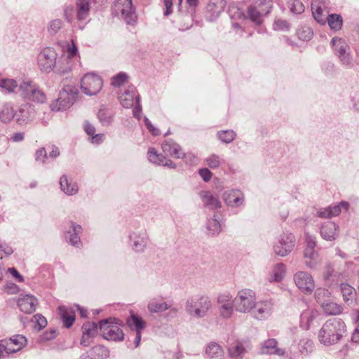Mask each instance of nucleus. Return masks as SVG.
Here are the masks:
<instances>
[{
  "instance_id": "c756f323",
  "label": "nucleus",
  "mask_w": 359,
  "mask_h": 359,
  "mask_svg": "<svg viewBox=\"0 0 359 359\" xmlns=\"http://www.w3.org/2000/svg\"><path fill=\"white\" fill-rule=\"evenodd\" d=\"M60 185L61 190L69 196L76 194L79 188L76 182L72 180H69L66 175H62L60 180Z\"/></svg>"
},
{
  "instance_id": "f8f14e48",
  "label": "nucleus",
  "mask_w": 359,
  "mask_h": 359,
  "mask_svg": "<svg viewBox=\"0 0 359 359\" xmlns=\"http://www.w3.org/2000/svg\"><path fill=\"white\" fill-rule=\"evenodd\" d=\"M331 44L334 48L335 54L338 56L341 63L346 66H351L352 65V60L350 55V48L345 40L334 37L331 40Z\"/></svg>"
},
{
  "instance_id": "f3484780",
  "label": "nucleus",
  "mask_w": 359,
  "mask_h": 359,
  "mask_svg": "<svg viewBox=\"0 0 359 359\" xmlns=\"http://www.w3.org/2000/svg\"><path fill=\"white\" fill-rule=\"evenodd\" d=\"M259 353L262 355H276L284 356L285 351L278 347V341L273 338L268 339L260 344Z\"/></svg>"
},
{
  "instance_id": "7c9ffc66",
  "label": "nucleus",
  "mask_w": 359,
  "mask_h": 359,
  "mask_svg": "<svg viewBox=\"0 0 359 359\" xmlns=\"http://www.w3.org/2000/svg\"><path fill=\"white\" fill-rule=\"evenodd\" d=\"M340 288L345 303L348 305H353L356 297L355 290L347 283H341Z\"/></svg>"
},
{
  "instance_id": "a878e982",
  "label": "nucleus",
  "mask_w": 359,
  "mask_h": 359,
  "mask_svg": "<svg viewBox=\"0 0 359 359\" xmlns=\"http://www.w3.org/2000/svg\"><path fill=\"white\" fill-rule=\"evenodd\" d=\"M250 348L249 343L236 341L229 347V353L233 358L243 357Z\"/></svg>"
},
{
  "instance_id": "5701e85b",
  "label": "nucleus",
  "mask_w": 359,
  "mask_h": 359,
  "mask_svg": "<svg viewBox=\"0 0 359 359\" xmlns=\"http://www.w3.org/2000/svg\"><path fill=\"white\" fill-rule=\"evenodd\" d=\"M37 299L32 295H25L18 301L20 309L26 313H32L36 310Z\"/></svg>"
},
{
  "instance_id": "864d4df0",
  "label": "nucleus",
  "mask_w": 359,
  "mask_h": 359,
  "mask_svg": "<svg viewBox=\"0 0 359 359\" xmlns=\"http://www.w3.org/2000/svg\"><path fill=\"white\" fill-rule=\"evenodd\" d=\"M15 346V350L20 351L26 344V338L21 334L15 335L8 339Z\"/></svg>"
},
{
  "instance_id": "72a5a7b5",
  "label": "nucleus",
  "mask_w": 359,
  "mask_h": 359,
  "mask_svg": "<svg viewBox=\"0 0 359 359\" xmlns=\"http://www.w3.org/2000/svg\"><path fill=\"white\" fill-rule=\"evenodd\" d=\"M90 0H77L76 14L80 21L86 20L89 15Z\"/></svg>"
},
{
  "instance_id": "5fc2aeb1",
  "label": "nucleus",
  "mask_w": 359,
  "mask_h": 359,
  "mask_svg": "<svg viewBox=\"0 0 359 359\" xmlns=\"http://www.w3.org/2000/svg\"><path fill=\"white\" fill-rule=\"evenodd\" d=\"M217 135L222 142L230 143L235 139L236 133L233 130H228L218 133Z\"/></svg>"
},
{
  "instance_id": "20e7f679",
  "label": "nucleus",
  "mask_w": 359,
  "mask_h": 359,
  "mask_svg": "<svg viewBox=\"0 0 359 359\" xmlns=\"http://www.w3.org/2000/svg\"><path fill=\"white\" fill-rule=\"evenodd\" d=\"M235 310L241 313L251 312L257 305L256 293L250 289H242L237 292L233 298Z\"/></svg>"
},
{
  "instance_id": "0eeeda50",
  "label": "nucleus",
  "mask_w": 359,
  "mask_h": 359,
  "mask_svg": "<svg viewBox=\"0 0 359 359\" xmlns=\"http://www.w3.org/2000/svg\"><path fill=\"white\" fill-rule=\"evenodd\" d=\"M217 311L219 317L224 320L231 318L235 309L234 299L229 293H223L217 297Z\"/></svg>"
},
{
  "instance_id": "c03bdc74",
  "label": "nucleus",
  "mask_w": 359,
  "mask_h": 359,
  "mask_svg": "<svg viewBox=\"0 0 359 359\" xmlns=\"http://www.w3.org/2000/svg\"><path fill=\"white\" fill-rule=\"evenodd\" d=\"M98 325L94 322H86L82 326L84 337L94 338L97 333Z\"/></svg>"
},
{
  "instance_id": "338daca9",
  "label": "nucleus",
  "mask_w": 359,
  "mask_h": 359,
  "mask_svg": "<svg viewBox=\"0 0 359 359\" xmlns=\"http://www.w3.org/2000/svg\"><path fill=\"white\" fill-rule=\"evenodd\" d=\"M47 157V152L45 149V148L41 147L37 149L35 152V160L36 161H44V159H46Z\"/></svg>"
},
{
  "instance_id": "412c9836",
  "label": "nucleus",
  "mask_w": 359,
  "mask_h": 359,
  "mask_svg": "<svg viewBox=\"0 0 359 359\" xmlns=\"http://www.w3.org/2000/svg\"><path fill=\"white\" fill-rule=\"evenodd\" d=\"M148 159L151 163L158 165L167 166L170 168H175L176 164L170 159L167 158L163 155L158 154L156 149L149 148L147 152Z\"/></svg>"
},
{
  "instance_id": "a19ab883",
  "label": "nucleus",
  "mask_w": 359,
  "mask_h": 359,
  "mask_svg": "<svg viewBox=\"0 0 359 359\" xmlns=\"http://www.w3.org/2000/svg\"><path fill=\"white\" fill-rule=\"evenodd\" d=\"M206 227L209 235L216 236L221 232V224L217 219L216 215H214L212 218L208 219Z\"/></svg>"
},
{
  "instance_id": "c85d7f7f",
  "label": "nucleus",
  "mask_w": 359,
  "mask_h": 359,
  "mask_svg": "<svg viewBox=\"0 0 359 359\" xmlns=\"http://www.w3.org/2000/svg\"><path fill=\"white\" fill-rule=\"evenodd\" d=\"M205 353L209 359H222L224 357L222 347L216 342L209 343L205 347Z\"/></svg>"
},
{
  "instance_id": "f03ea898",
  "label": "nucleus",
  "mask_w": 359,
  "mask_h": 359,
  "mask_svg": "<svg viewBox=\"0 0 359 359\" xmlns=\"http://www.w3.org/2000/svg\"><path fill=\"white\" fill-rule=\"evenodd\" d=\"M212 303L210 298L204 294H197L187 299L185 303L187 313L194 318L206 317L212 309Z\"/></svg>"
},
{
  "instance_id": "6ab92c4d",
  "label": "nucleus",
  "mask_w": 359,
  "mask_h": 359,
  "mask_svg": "<svg viewBox=\"0 0 359 359\" xmlns=\"http://www.w3.org/2000/svg\"><path fill=\"white\" fill-rule=\"evenodd\" d=\"M273 305L271 300L257 302L255 309L253 311V317L259 320L268 318L272 313Z\"/></svg>"
},
{
  "instance_id": "2f4dec72",
  "label": "nucleus",
  "mask_w": 359,
  "mask_h": 359,
  "mask_svg": "<svg viewBox=\"0 0 359 359\" xmlns=\"http://www.w3.org/2000/svg\"><path fill=\"white\" fill-rule=\"evenodd\" d=\"M286 272L285 265L283 263H278L275 264L271 271L269 277V281L272 282H280Z\"/></svg>"
},
{
  "instance_id": "37998d69",
  "label": "nucleus",
  "mask_w": 359,
  "mask_h": 359,
  "mask_svg": "<svg viewBox=\"0 0 359 359\" xmlns=\"http://www.w3.org/2000/svg\"><path fill=\"white\" fill-rule=\"evenodd\" d=\"M72 232L68 231L66 236L69 239V242L72 245L76 246L80 242L79 233L81 231V226L75 224L72 225Z\"/></svg>"
},
{
  "instance_id": "423d86ee",
  "label": "nucleus",
  "mask_w": 359,
  "mask_h": 359,
  "mask_svg": "<svg viewBox=\"0 0 359 359\" xmlns=\"http://www.w3.org/2000/svg\"><path fill=\"white\" fill-rule=\"evenodd\" d=\"M57 58V54L53 48H45L38 55L37 65L41 72L49 73L54 70Z\"/></svg>"
},
{
  "instance_id": "69168bd1",
  "label": "nucleus",
  "mask_w": 359,
  "mask_h": 359,
  "mask_svg": "<svg viewBox=\"0 0 359 359\" xmlns=\"http://www.w3.org/2000/svg\"><path fill=\"white\" fill-rule=\"evenodd\" d=\"M140 95H137L136 97V102H135V106L133 110V116L137 118V119H140V115H141V112H142V107H141V104L140 103Z\"/></svg>"
},
{
  "instance_id": "9b49d317",
  "label": "nucleus",
  "mask_w": 359,
  "mask_h": 359,
  "mask_svg": "<svg viewBox=\"0 0 359 359\" xmlns=\"http://www.w3.org/2000/svg\"><path fill=\"white\" fill-rule=\"evenodd\" d=\"M315 296L318 302L320 304L323 311L327 315L336 316L342 313L343 308L341 305L331 301H324L323 299V297H328L327 290L323 288L317 289Z\"/></svg>"
},
{
  "instance_id": "b1692460",
  "label": "nucleus",
  "mask_w": 359,
  "mask_h": 359,
  "mask_svg": "<svg viewBox=\"0 0 359 359\" xmlns=\"http://www.w3.org/2000/svg\"><path fill=\"white\" fill-rule=\"evenodd\" d=\"M337 226L335 223L327 222L324 223L320 228V235L322 238L327 241H334L338 236Z\"/></svg>"
},
{
  "instance_id": "9d476101",
  "label": "nucleus",
  "mask_w": 359,
  "mask_h": 359,
  "mask_svg": "<svg viewBox=\"0 0 359 359\" xmlns=\"http://www.w3.org/2000/svg\"><path fill=\"white\" fill-rule=\"evenodd\" d=\"M114 12L121 15L127 24H133L137 19L131 0H117L114 6Z\"/></svg>"
},
{
  "instance_id": "2eb2a0df",
  "label": "nucleus",
  "mask_w": 359,
  "mask_h": 359,
  "mask_svg": "<svg viewBox=\"0 0 359 359\" xmlns=\"http://www.w3.org/2000/svg\"><path fill=\"white\" fill-rule=\"evenodd\" d=\"M130 240L133 250L137 252H142L147 248L148 235L145 230L135 231L130 235Z\"/></svg>"
},
{
  "instance_id": "0e129e2a",
  "label": "nucleus",
  "mask_w": 359,
  "mask_h": 359,
  "mask_svg": "<svg viewBox=\"0 0 359 359\" xmlns=\"http://www.w3.org/2000/svg\"><path fill=\"white\" fill-rule=\"evenodd\" d=\"M273 27L276 30H287L289 29V24L286 20L277 19L274 22Z\"/></svg>"
},
{
  "instance_id": "603ef678",
  "label": "nucleus",
  "mask_w": 359,
  "mask_h": 359,
  "mask_svg": "<svg viewBox=\"0 0 359 359\" xmlns=\"http://www.w3.org/2000/svg\"><path fill=\"white\" fill-rule=\"evenodd\" d=\"M205 162L210 168L215 169L220 166L222 159L218 155L211 154L205 158Z\"/></svg>"
},
{
  "instance_id": "ea45409f",
  "label": "nucleus",
  "mask_w": 359,
  "mask_h": 359,
  "mask_svg": "<svg viewBox=\"0 0 359 359\" xmlns=\"http://www.w3.org/2000/svg\"><path fill=\"white\" fill-rule=\"evenodd\" d=\"M15 118V112L13 107L9 104L4 105L0 111V120L4 123H8Z\"/></svg>"
},
{
  "instance_id": "f704fd0d",
  "label": "nucleus",
  "mask_w": 359,
  "mask_h": 359,
  "mask_svg": "<svg viewBox=\"0 0 359 359\" xmlns=\"http://www.w3.org/2000/svg\"><path fill=\"white\" fill-rule=\"evenodd\" d=\"M150 313H161L171 308V304L166 302L158 301L156 299L151 300L147 306Z\"/></svg>"
},
{
  "instance_id": "ddd939ff",
  "label": "nucleus",
  "mask_w": 359,
  "mask_h": 359,
  "mask_svg": "<svg viewBox=\"0 0 359 359\" xmlns=\"http://www.w3.org/2000/svg\"><path fill=\"white\" fill-rule=\"evenodd\" d=\"M161 148L164 154L175 158L186 159L187 162L189 160L190 163H193L192 160L195 158L194 156L191 154H185L183 152L181 147L172 140L164 141L162 143Z\"/></svg>"
},
{
  "instance_id": "a18cd8bd",
  "label": "nucleus",
  "mask_w": 359,
  "mask_h": 359,
  "mask_svg": "<svg viewBox=\"0 0 359 359\" xmlns=\"http://www.w3.org/2000/svg\"><path fill=\"white\" fill-rule=\"evenodd\" d=\"M15 346L9 339L2 340L0 342V358L4 357L5 355L16 353Z\"/></svg>"
},
{
  "instance_id": "6e6552de",
  "label": "nucleus",
  "mask_w": 359,
  "mask_h": 359,
  "mask_svg": "<svg viewBox=\"0 0 359 359\" xmlns=\"http://www.w3.org/2000/svg\"><path fill=\"white\" fill-rule=\"evenodd\" d=\"M102 87V80L100 76L94 73L86 74L81 81L82 91L87 95H95Z\"/></svg>"
},
{
  "instance_id": "e2e57ef3",
  "label": "nucleus",
  "mask_w": 359,
  "mask_h": 359,
  "mask_svg": "<svg viewBox=\"0 0 359 359\" xmlns=\"http://www.w3.org/2000/svg\"><path fill=\"white\" fill-rule=\"evenodd\" d=\"M257 11L250 12V6L248 8V13L251 20L257 25H260L262 22V16Z\"/></svg>"
},
{
  "instance_id": "c9c22d12",
  "label": "nucleus",
  "mask_w": 359,
  "mask_h": 359,
  "mask_svg": "<svg viewBox=\"0 0 359 359\" xmlns=\"http://www.w3.org/2000/svg\"><path fill=\"white\" fill-rule=\"evenodd\" d=\"M271 5L268 0H257L254 5L250 6V11L257 12L263 17L270 12Z\"/></svg>"
},
{
  "instance_id": "cd10ccee",
  "label": "nucleus",
  "mask_w": 359,
  "mask_h": 359,
  "mask_svg": "<svg viewBox=\"0 0 359 359\" xmlns=\"http://www.w3.org/2000/svg\"><path fill=\"white\" fill-rule=\"evenodd\" d=\"M200 196L204 205L209 209L215 210L220 208L222 206L219 198L214 196L210 191H205L200 194Z\"/></svg>"
},
{
  "instance_id": "79ce46f5",
  "label": "nucleus",
  "mask_w": 359,
  "mask_h": 359,
  "mask_svg": "<svg viewBox=\"0 0 359 359\" xmlns=\"http://www.w3.org/2000/svg\"><path fill=\"white\" fill-rule=\"evenodd\" d=\"M36 85L32 81H24L18 87V91L22 97L28 99L32 96Z\"/></svg>"
},
{
  "instance_id": "393cba45",
  "label": "nucleus",
  "mask_w": 359,
  "mask_h": 359,
  "mask_svg": "<svg viewBox=\"0 0 359 359\" xmlns=\"http://www.w3.org/2000/svg\"><path fill=\"white\" fill-rule=\"evenodd\" d=\"M318 312L317 310L308 308L304 310L300 316V326L304 330H309L313 320L317 318Z\"/></svg>"
},
{
  "instance_id": "49530a36",
  "label": "nucleus",
  "mask_w": 359,
  "mask_h": 359,
  "mask_svg": "<svg viewBox=\"0 0 359 359\" xmlns=\"http://www.w3.org/2000/svg\"><path fill=\"white\" fill-rule=\"evenodd\" d=\"M90 352L94 359H104L109 355V350L101 345L94 346Z\"/></svg>"
},
{
  "instance_id": "3c124183",
  "label": "nucleus",
  "mask_w": 359,
  "mask_h": 359,
  "mask_svg": "<svg viewBox=\"0 0 359 359\" xmlns=\"http://www.w3.org/2000/svg\"><path fill=\"white\" fill-rule=\"evenodd\" d=\"M297 34L299 39L309 41L313 36V31L309 27L304 26L297 30Z\"/></svg>"
},
{
  "instance_id": "bf43d9fd",
  "label": "nucleus",
  "mask_w": 359,
  "mask_h": 359,
  "mask_svg": "<svg viewBox=\"0 0 359 359\" xmlns=\"http://www.w3.org/2000/svg\"><path fill=\"white\" fill-rule=\"evenodd\" d=\"M62 22L61 20L55 19L49 22L48 32L53 35L55 34L62 27Z\"/></svg>"
},
{
  "instance_id": "dca6fc26",
  "label": "nucleus",
  "mask_w": 359,
  "mask_h": 359,
  "mask_svg": "<svg viewBox=\"0 0 359 359\" xmlns=\"http://www.w3.org/2000/svg\"><path fill=\"white\" fill-rule=\"evenodd\" d=\"M222 198L227 206L238 208L242 205L245 201L244 194L239 189H230L226 191Z\"/></svg>"
},
{
  "instance_id": "1a4fd4ad",
  "label": "nucleus",
  "mask_w": 359,
  "mask_h": 359,
  "mask_svg": "<svg viewBox=\"0 0 359 359\" xmlns=\"http://www.w3.org/2000/svg\"><path fill=\"white\" fill-rule=\"evenodd\" d=\"M295 238L291 233H283L278 237L277 242L273 245V252L280 257L289 255L294 247Z\"/></svg>"
},
{
  "instance_id": "774afa93",
  "label": "nucleus",
  "mask_w": 359,
  "mask_h": 359,
  "mask_svg": "<svg viewBox=\"0 0 359 359\" xmlns=\"http://www.w3.org/2000/svg\"><path fill=\"white\" fill-rule=\"evenodd\" d=\"M199 175L205 182H209L212 176V173L208 168L199 170Z\"/></svg>"
},
{
  "instance_id": "4468645a",
  "label": "nucleus",
  "mask_w": 359,
  "mask_h": 359,
  "mask_svg": "<svg viewBox=\"0 0 359 359\" xmlns=\"http://www.w3.org/2000/svg\"><path fill=\"white\" fill-rule=\"evenodd\" d=\"M297 287L304 293L311 294L314 290L315 283L311 275L306 271H299L294 275Z\"/></svg>"
},
{
  "instance_id": "680f3d73",
  "label": "nucleus",
  "mask_w": 359,
  "mask_h": 359,
  "mask_svg": "<svg viewBox=\"0 0 359 359\" xmlns=\"http://www.w3.org/2000/svg\"><path fill=\"white\" fill-rule=\"evenodd\" d=\"M78 53L77 47L76 46L74 42L73 41H71V43H69L67 45V56L65 58H69V60H71L72 57H74Z\"/></svg>"
},
{
  "instance_id": "4be33fe9",
  "label": "nucleus",
  "mask_w": 359,
  "mask_h": 359,
  "mask_svg": "<svg viewBox=\"0 0 359 359\" xmlns=\"http://www.w3.org/2000/svg\"><path fill=\"white\" fill-rule=\"evenodd\" d=\"M139 95L136 89L133 86H129L119 97L120 104L124 108H131L134 105V100L136 101V97Z\"/></svg>"
},
{
  "instance_id": "4c0bfd02",
  "label": "nucleus",
  "mask_w": 359,
  "mask_h": 359,
  "mask_svg": "<svg viewBox=\"0 0 359 359\" xmlns=\"http://www.w3.org/2000/svg\"><path fill=\"white\" fill-rule=\"evenodd\" d=\"M304 255V258L309 259L305 262L306 265L310 269L315 268L318 262V255L315 248L306 247Z\"/></svg>"
},
{
  "instance_id": "58836bf2",
  "label": "nucleus",
  "mask_w": 359,
  "mask_h": 359,
  "mask_svg": "<svg viewBox=\"0 0 359 359\" xmlns=\"http://www.w3.org/2000/svg\"><path fill=\"white\" fill-rule=\"evenodd\" d=\"M112 111L104 106H102L97 112V118L103 126H109L113 121Z\"/></svg>"
},
{
  "instance_id": "39448f33",
  "label": "nucleus",
  "mask_w": 359,
  "mask_h": 359,
  "mask_svg": "<svg viewBox=\"0 0 359 359\" xmlns=\"http://www.w3.org/2000/svg\"><path fill=\"white\" fill-rule=\"evenodd\" d=\"M118 322V320L111 318L100 321L99 328L104 339L116 341L123 340L124 334Z\"/></svg>"
},
{
  "instance_id": "f257e3e1",
  "label": "nucleus",
  "mask_w": 359,
  "mask_h": 359,
  "mask_svg": "<svg viewBox=\"0 0 359 359\" xmlns=\"http://www.w3.org/2000/svg\"><path fill=\"white\" fill-rule=\"evenodd\" d=\"M346 332V325L340 318H331L327 320L319 330V341L330 346L338 343Z\"/></svg>"
},
{
  "instance_id": "13d9d810",
  "label": "nucleus",
  "mask_w": 359,
  "mask_h": 359,
  "mask_svg": "<svg viewBox=\"0 0 359 359\" xmlns=\"http://www.w3.org/2000/svg\"><path fill=\"white\" fill-rule=\"evenodd\" d=\"M29 100L39 103H43L46 100V95L41 90H40L36 86L34 87V90L32 93V96L29 97Z\"/></svg>"
},
{
  "instance_id": "4d7b16f0",
  "label": "nucleus",
  "mask_w": 359,
  "mask_h": 359,
  "mask_svg": "<svg viewBox=\"0 0 359 359\" xmlns=\"http://www.w3.org/2000/svg\"><path fill=\"white\" fill-rule=\"evenodd\" d=\"M128 75L124 72H120L111 79V85L114 87H119L128 80Z\"/></svg>"
},
{
  "instance_id": "6e6d98bb",
  "label": "nucleus",
  "mask_w": 359,
  "mask_h": 359,
  "mask_svg": "<svg viewBox=\"0 0 359 359\" xmlns=\"http://www.w3.org/2000/svg\"><path fill=\"white\" fill-rule=\"evenodd\" d=\"M32 321L34 323V328L38 331L44 328L47 325L46 319L40 314L34 316Z\"/></svg>"
},
{
  "instance_id": "aec40b11",
  "label": "nucleus",
  "mask_w": 359,
  "mask_h": 359,
  "mask_svg": "<svg viewBox=\"0 0 359 359\" xmlns=\"http://www.w3.org/2000/svg\"><path fill=\"white\" fill-rule=\"evenodd\" d=\"M349 208V203L346 201H341L338 205H330L324 209H320L317 212V215L321 218H330L339 215L341 209L347 210Z\"/></svg>"
},
{
  "instance_id": "bb28decb",
  "label": "nucleus",
  "mask_w": 359,
  "mask_h": 359,
  "mask_svg": "<svg viewBox=\"0 0 359 359\" xmlns=\"http://www.w3.org/2000/svg\"><path fill=\"white\" fill-rule=\"evenodd\" d=\"M57 310L60 319L63 322L65 326L67 328L70 327L75 320L74 311L71 308L65 306H60Z\"/></svg>"
},
{
  "instance_id": "052dcab7",
  "label": "nucleus",
  "mask_w": 359,
  "mask_h": 359,
  "mask_svg": "<svg viewBox=\"0 0 359 359\" xmlns=\"http://www.w3.org/2000/svg\"><path fill=\"white\" fill-rule=\"evenodd\" d=\"M323 10L320 7H317L316 8H314L313 6H312V14L315 20L321 25H325L326 22V18L323 15Z\"/></svg>"
},
{
  "instance_id": "7ed1b4c3",
  "label": "nucleus",
  "mask_w": 359,
  "mask_h": 359,
  "mask_svg": "<svg viewBox=\"0 0 359 359\" xmlns=\"http://www.w3.org/2000/svg\"><path fill=\"white\" fill-rule=\"evenodd\" d=\"M79 90L72 85H65L60 91L59 97L54 100L50 108L53 111H65L69 109L75 102Z\"/></svg>"
},
{
  "instance_id": "a211bd4d",
  "label": "nucleus",
  "mask_w": 359,
  "mask_h": 359,
  "mask_svg": "<svg viewBox=\"0 0 359 359\" xmlns=\"http://www.w3.org/2000/svg\"><path fill=\"white\" fill-rule=\"evenodd\" d=\"M35 116L34 108L28 104H22L15 112V121L19 125H25L32 121Z\"/></svg>"
},
{
  "instance_id": "de8ad7c7",
  "label": "nucleus",
  "mask_w": 359,
  "mask_h": 359,
  "mask_svg": "<svg viewBox=\"0 0 359 359\" xmlns=\"http://www.w3.org/2000/svg\"><path fill=\"white\" fill-rule=\"evenodd\" d=\"M299 351L303 354L306 355L313 351V341L311 339L304 337L298 344Z\"/></svg>"
},
{
  "instance_id": "09e8293b",
  "label": "nucleus",
  "mask_w": 359,
  "mask_h": 359,
  "mask_svg": "<svg viewBox=\"0 0 359 359\" xmlns=\"http://www.w3.org/2000/svg\"><path fill=\"white\" fill-rule=\"evenodd\" d=\"M18 87L17 82L11 79H0V88L5 92L12 93Z\"/></svg>"
},
{
  "instance_id": "8fccbe9b",
  "label": "nucleus",
  "mask_w": 359,
  "mask_h": 359,
  "mask_svg": "<svg viewBox=\"0 0 359 359\" xmlns=\"http://www.w3.org/2000/svg\"><path fill=\"white\" fill-rule=\"evenodd\" d=\"M326 20H327L328 25L332 29L339 30L341 29L342 25V18L340 15L332 14L328 16Z\"/></svg>"
},
{
  "instance_id": "473e14b6",
  "label": "nucleus",
  "mask_w": 359,
  "mask_h": 359,
  "mask_svg": "<svg viewBox=\"0 0 359 359\" xmlns=\"http://www.w3.org/2000/svg\"><path fill=\"white\" fill-rule=\"evenodd\" d=\"M126 323L131 330H135L136 332H142L146 327L145 321L134 313H131L130 316L127 319Z\"/></svg>"
},
{
  "instance_id": "e433bc0d",
  "label": "nucleus",
  "mask_w": 359,
  "mask_h": 359,
  "mask_svg": "<svg viewBox=\"0 0 359 359\" xmlns=\"http://www.w3.org/2000/svg\"><path fill=\"white\" fill-rule=\"evenodd\" d=\"M72 69V64L71 60L63 57L57 60L54 69L56 74L62 75L69 73Z\"/></svg>"
}]
</instances>
